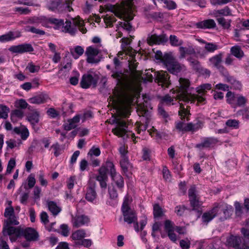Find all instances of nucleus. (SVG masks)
Wrapping results in <instances>:
<instances>
[{
	"instance_id": "58",
	"label": "nucleus",
	"mask_w": 249,
	"mask_h": 249,
	"mask_svg": "<svg viewBox=\"0 0 249 249\" xmlns=\"http://www.w3.org/2000/svg\"><path fill=\"white\" fill-rule=\"evenodd\" d=\"M152 71L150 70H146L145 71L144 74L142 78L146 81L152 82L153 80V76L151 73Z\"/></svg>"
},
{
	"instance_id": "61",
	"label": "nucleus",
	"mask_w": 249,
	"mask_h": 249,
	"mask_svg": "<svg viewBox=\"0 0 249 249\" xmlns=\"http://www.w3.org/2000/svg\"><path fill=\"white\" fill-rule=\"evenodd\" d=\"M108 194L111 199H115L118 196V193L115 188H108Z\"/></svg>"
},
{
	"instance_id": "64",
	"label": "nucleus",
	"mask_w": 249,
	"mask_h": 249,
	"mask_svg": "<svg viewBox=\"0 0 249 249\" xmlns=\"http://www.w3.org/2000/svg\"><path fill=\"white\" fill-rule=\"evenodd\" d=\"M179 244L182 249H189L190 246V242L188 240H181L180 241Z\"/></svg>"
},
{
	"instance_id": "54",
	"label": "nucleus",
	"mask_w": 249,
	"mask_h": 249,
	"mask_svg": "<svg viewBox=\"0 0 249 249\" xmlns=\"http://www.w3.org/2000/svg\"><path fill=\"white\" fill-rule=\"evenodd\" d=\"M15 105L17 107L25 109L27 107L28 104L24 99H21L16 101Z\"/></svg>"
},
{
	"instance_id": "35",
	"label": "nucleus",
	"mask_w": 249,
	"mask_h": 249,
	"mask_svg": "<svg viewBox=\"0 0 249 249\" xmlns=\"http://www.w3.org/2000/svg\"><path fill=\"white\" fill-rule=\"evenodd\" d=\"M111 176L113 180V184L118 187H123L124 185V179L120 174H117L116 173L114 175H111Z\"/></svg>"
},
{
	"instance_id": "21",
	"label": "nucleus",
	"mask_w": 249,
	"mask_h": 249,
	"mask_svg": "<svg viewBox=\"0 0 249 249\" xmlns=\"http://www.w3.org/2000/svg\"><path fill=\"white\" fill-rule=\"evenodd\" d=\"M188 193L191 206L194 209H197L202 204V203L198 200L195 188H191Z\"/></svg>"
},
{
	"instance_id": "9",
	"label": "nucleus",
	"mask_w": 249,
	"mask_h": 249,
	"mask_svg": "<svg viewBox=\"0 0 249 249\" xmlns=\"http://www.w3.org/2000/svg\"><path fill=\"white\" fill-rule=\"evenodd\" d=\"M104 50L101 44L92 45L86 48L85 54L87 55V61L89 63L96 64L100 61V54Z\"/></svg>"
},
{
	"instance_id": "13",
	"label": "nucleus",
	"mask_w": 249,
	"mask_h": 249,
	"mask_svg": "<svg viewBox=\"0 0 249 249\" xmlns=\"http://www.w3.org/2000/svg\"><path fill=\"white\" fill-rule=\"evenodd\" d=\"M97 83V78L90 74H84L82 76L80 84L84 89H88L92 86L95 87Z\"/></svg>"
},
{
	"instance_id": "30",
	"label": "nucleus",
	"mask_w": 249,
	"mask_h": 249,
	"mask_svg": "<svg viewBox=\"0 0 249 249\" xmlns=\"http://www.w3.org/2000/svg\"><path fill=\"white\" fill-rule=\"evenodd\" d=\"M179 52L180 58H184L186 54H192L195 53V51L192 46H189L188 47H180Z\"/></svg>"
},
{
	"instance_id": "15",
	"label": "nucleus",
	"mask_w": 249,
	"mask_h": 249,
	"mask_svg": "<svg viewBox=\"0 0 249 249\" xmlns=\"http://www.w3.org/2000/svg\"><path fill=\"white\" fill-rule=\"evenodd\" d=\"M9 224L7 223V225H5L3 229V233L4 235H8L11 236V240L14 241L16 240V238L20 236L21 232L19 229L15 227L10 226Z\"/></svg>"
},
{
	"instance_id": "32",
	"label": "nucleus",
	"mask_w": 249,
	"mask_h": 249,
	"mask_svg": "<svg viewBox=\"0 0 249 249\" xmlns=\"http://www.w3.org/2000/svg\"><path fill=\"white\" fill-rule=\"evenodd\" d=\"M213 14L215 17H217L220 15L224 16H232L231 10L230 8L226 6L224 7L223 9L214 11L213 12Z\"/></svg>"
},
{
	"instance_id": "48",
	"label": "nucleus",
	"mask_w": 249,
	"mask_h": 249,
	"mask_svg": "<svg viewBox=\"0 0 249 249\" xmlns=\"http://www.w3.org/2000/svg\"><path fill=\"white\" fill-rule=\"evenodd\" d=\"M153 213L155 217H159L162 215L163 212L160 206L156 204L153 206Z\"/></svg>"
},
{
	"instance_id": "23",
	"label": "nucleus",
	"mask_w": 249,
	"mask_h": 249,
	"mask_svg": "<svg viewBox=\"0 0 249 249\" xmlns=\"http://www.w3.org/2000/svg\"><path fill=\"white\" fill-rule=\"evenodd\" d=\"M49 97L47 94L41 93L29 98L28 101L33 104H41L46 103Z\"/></svg>"
},
{
	"instance_id": "5",
	"label": "nucleus",
	"mask_w": 249,
	"mask_h": 249,
	"mask_svg": "<svg viewBox=\"0 0 249 249\" xmlns=\"http://www.w3.org/2000/svg\"><path fill=\"white\" fill-rule=\"evenodd\" d=\"M188 114V111L183 105L180 104V109L178 111V115L181 117V120L176 123V128L179 131H196L202 127V124L200 122L196 124H185L183 120Z\"/></svg>"
},
{
	"instance_id": "50",
	"label": "nucleus",
	"mask_w": 249,
	"mask_h": 249,
	"mask_svg": "<svg viewBox=\"0 0 249 249\" xmlns=\"http://www.w3.org/2000/svg\"><path fill=\"white\" fill-rule=\"evenodd\" d=\"M7 147L10 149H13L15 147H18L21 144V142L19 140L18 142H16L14 140L10 139L6 142Z\"/></svg>"
},
{
	"instance_id": "31",
	"label": "nucleus",
	"mask_w": 249,
	"mask_h": 249,
	"mask_svg": "<svg viewBox=\"0 0 249 249\" xmlns=\"http://www.w3.org/2000/svg\"><path fill=\"white\" fill-rule=\"evenodd\" d=\"M47 204L49 210L54 216L57 215L61 211L60 207L53 201H49Z\"/></svg>"
},
{
	"instance_id": "55",
	"label": "nucleus",
	"mask_w": 249,
	"mask_h": 249,
	"mask_svg": "<svg viewBox=\"0 0 249 249\" xmlns=\"http://www.w3.org/2000/svg\"><path fill=\"white\" fill-rule=\"evenodd\" d=\"M226 124L230 127L237 129L239 126V122L236 120L230 119L226 122Z\"/></svg>"
},
{
	"instance_id": "19",
	"label": "nucleus",
	"mask_w": 249,
	"mask_h": 249,
	"mask_svg": "<svg viewBox=\"0 0 249 249\" xmlns=\"http://www.w3.org/2000/svg\"><path fill=\"white\" fill-rule=\"evenodd\" d=\"M81 116L79 114H77L74 116L72 119H69L65 122L63 127L65 130L70 131L72 129L75 128L80 121Z\"/></svg>"
},
{
	"instance_id": "38",
	"label": "nucleus",
	"mask_w": 249,
	"mask_h": 249,
	"mask_svg": "<svg viewBox=\"0 0 249 249\" xmlns=\"http://www.w3.org/2000/svg\"><path fill=\"white\" fill-rule=\"evenodd\" d=\"M188 60L190 62V65L193 68V69L198 72L202 68V66L200 65L199 62L197 60L194 59L192 58H189Z\"/></svg>"
},
{
	"instance_id": "51",
	"label": "nucleus",
	"mask_w": 249,
	"mask_h": 249,
	"mask_svg": "<svg viewBox=\"0 0 249 249\" xmlns=\"http://www.w3.org/2000/svg\"><path fill=\"white\" fill-rule=\"evenodd\" d=\"M100 154L101 151L99 148L93 146L89 151L88 155V156H89L90 158H93V156L98 157L100 155Z\"/></svg>"
},
{
	"instance_id": "12",
	"label": "nucleus",
	"mask_w": 249,
	"mask_h": 249,
	"mask_svg": "<svg viewBox=\"0 0 249 249\" xmlns=\"http://www.w3.org/2000/svg\"><path fill=\"white\" fill-rule=\"evenodd\" d=\"M155 81L162 87L167 88L170 84L169 75L164 71H159L155 72Z\"/></svg>"
},
{
	"instance_id": "16",
	"label": "nucleus",
	"mask_w": 249,
	"mask_h": 249,
	"mask_svg": "<svg viewBox=\"0 0 249 249\" xmlns=\"http://www.w3.org/2000/svg\"><path fill=\"white\" fill-rule=\"evenodd\" d=\"M168 40V38L165 35L157 36L156 34L149 35L147 38V43L150 45L160 44L166 42Z\"/></svg>"
},
{
	"instance_id": "6",
	"label": "nucleus",
	"mask_w": 249,
	"mask_h": 249,
	"mask_svg": "<svg viewBox=\"0 0 249 249\" xmlns=\"http://www.w3.org/2000/svg\"><path fill=\"white\" fill-rule=\"evenodd\" d=\"M72 25L71 21L66 20L65 25L63 21V24L58 25L55 24L59 27V26H63V31L65 33H68L71 35H74L77 32V27L79 30L83 34L86 33L87 32L86 29L84 27V21L80 19V18L77 17L75 18H72Z\"/></svg>"
},
{
	"instance_id": "44",
	"label": "nucleus",
	"mask_w": 249,
	"mask_h": 249,
	"mask_svg": "<svg viewBox=\"0 0 249 249\" xmlns=\"http://www.w3.org/2000/svg\"><path fill=\"white\" fill-rule=\"evenodd\" d=\"M219 24L225 29H229L231 26V20L227 21L224 18H219L217 19Z\"/></svg>"
},
{
	"instance_id": "57",
	"label": "nucleus",
	"mask_w": 249,
	"mask_h": 249,
	"mask_svg": "<svg viewBox=\"0 0 249 249\" xmlns=\"http://www.w3.org/2000/svg\"><path fill=\"white\" fill-rule=\"evenodd\" d=\"M16 165V160L14 159L11 158L8 161V163L7 167L6 172L7 173H10L12 169L15 167Z\"/></svg>"
},
{
	"instance_id": "56",
	"label": "nucleus",
	"mask_w": 249,
	"mask_h": 249,
	"mask_svg": "<svg viewBox=\"0 0 249 249\" xmlns=\"http://www.w3.org/2000/svg\"><path fill=\"white\" fill-rule=\"evenodd\" d=\"M38 179L42 186H47V181L44 178V174L42 171H40L38 174Z\"/></svg>"
},
{
	"instance_id": "8",
	"label": "nucleus",
	"mask_w": 249,
	"mask_h": 249,
	"mask_svg": "<svg viewBox=\"0 0 249 249\" xmlns=\"http://www.w3.org/2000/svg\"><path fill=\"white\" fill-rule=\"evenodd\" d=\"M130 203V199L127 196H126L124 197L121 208L124 221L129 224L136 222L137 220V216L135 212L129 207Z\"/></svg>"
},
{
	"instance_id": "37",
	"label": "nucleus",
	"mask_w": 249,
	"mask_h": 249,
	"mask_svg": "<svg viewBox=\"0 0 249 249\" xmlns=\"http://www.w3.org/2000/svg\"><path fill=\"white\" fill-rule=\"evenodd\" d=\"M231 54L238 58H242L244 55V53L240 47L238 46H234L231 48Z\"/></svg>"
},
{
	"instance_id": "26",
	"label": "nucleus",
	"mask_w": 249,
	"mask_h": 249,
	"mask_svg": "<svg viewBox=\"0 0 249 249\" xmlns=\"http://www.w3.org/2000/svg\"><path fill=\"white\" fill-rule=\"evenodd\" d=\"M120 163L124 172L126 176H128L127 173H131L132 166L129 162L127 157L126 156L123 157V158H121Z\"/></svg>"
},
{
	"instance_id": "7",
	"label": "nucleus",
	"mask_w": 249,
	"mask_h": 249,
	"mask_svg": "<svg viewBox=\"0 0 249 249\" xmlns=\"http://www.w3.org/2000/svg\"><path fill=\"white\" fill-rule=\"evenodd\" d=\"M72 3L71 0H46V7L53 12L61 13L71 11L72 10L71 7Z\"/></svg>"
},
{
	"instance_id": "3",
	"label": "nucleus",
	"mask_w": 249,
	"mask_h": 249,
	"mask_svg": "<svg viewBox=\"0 0 249 249\" xmlns=\"http://www.w3.org/2000/svg\"><path fill=\"white\" fill-rule=\"evenodd\" d=\"M120 0V5L114 6L111 11L116 16L124 19V21L119 23L118 30L121 28L124 30L130 32L132 30V27L128 21L133 19L134 17L132 10L133 0Z\"/></svg>"
},
{
	"instance_id": "43",
	"label": "nucleus",
	"mask_w": 249,
	"mask_h": 249,
	"mask_svg": "<svg viewBox=\"0 0 249 249\" xmlns=\"http://www.w3.org/2000/svg\"><path fill=\"white\" fill-rule=\"evenodd\" d=\"M247 99L241 95H236V105L238 106H244L247 102Z\"/></svg>"
},
{
	"instance_id": "39",
	"label": "nucleus",
	"mask_w": 249,
	"mask_h": 249,
	"mask_svg": "<svg viewBox=\"0 0 249 249\" xmlns=\"http://www.w3.org/2000/svg\"><path fill=\"white\" fill-rule=\"evenodd\" d=\"M160 1L163 2L165 5V8L168 10H174L177 8L176 2L172 0H160Z\"/></svg>"
},
{
	"instance_id": "36",
	"label": "nucleus",
	"mask_w": 249,
	"mask_h": 249,
	"mask_svg": "<svg viewBox=\"0 0 249 249\" xmlns=\"http://www.w3.org/2000/svg\"><path fill=\"white\" fill-rule=\"evenodd\" d=\"M96 197V193L94 188H88L86 194V198L89 201H93Z\"/></svg>"
},
{
	"instance_id": "22",
	"label": "nucleus",
	"mask_w": 249,
	"mask_h": 249,
	"mask_svg": "<svg viewBox=\"0 0 249 249\" xmlns=\"http://www.w3.org/2000/svg\"><path fill=\"white\" fill-rule=\"evenodd\" d=\"M14 209L12 207H9L8 208H6L4 216L8 218L6 222L9 224H11L12 225H17L18 224V222L16 219V217L14 215Z\"/></svg>"
},
{
	"instance_id": "46",
	"label": "nucleus",
	"mask_w": 249,
	"mask_h": 249,
	"mask_svg": "<svg viewBox=\"0 0 249 249\" xmlns=\"http://www.w3.org/2000/svg\"><path fill=\"white\" fill-rule=\"evenodd\" d=\"M107 171L109 172L110 175L116 173L115 166L112 162L110 160H107L105 166Z\"/></svg>"
},
{
	"instance_id": "53",
	"label": "nucleus",
	"mask_w": 249,
	"mask_h": 249,
	"mask_svg": "<svg viewBox=\"0 0 249 249\" xmlns=\"http://www.w3.org/2000/svg\"><path fill=\"white\" fill-rule=\"evenodd\" d=\"M227 102L231 105L234 104V101H236V96L231 91H228L226 94Z\"/></svg>"
},
{
	"instance_id": "14",
	"label": "nucleus",
	"mask_w": 249,
	"mask_h": 249,
	"mask_svg": "<svg viewBox=\"0 0 249 249\" xmlns=\"http://www.w3.org/2000/svg\"><path fill=\"white\" fill-rule=\"evenodd\" d=\"M9 50L13 53H23L33 52L34 48L31 44L24 43L18 45L12 46L9 48Z\"/></svg>"
},
{
	"instance_id": "18",
	"label": "nucleus",
	"mask_w": 249,
	"mask_h": 249,
	"mask_svg": "<svg viewBox=\"0 0 249 249\" xmlns=\"http://www.w3.org/2000/svg\"><path fill=\"white\" fill-rule=\"evenodd\" d=\"M71 222L73 227L78 228L87 225L89 222V219L85 215H78L73 217Z\"/></svg>"
},
{
	"instance_id": "63",
	"label": "nucleus",
	"mask_w": 249,
	"mask_h": 249,
	"mask_svg": "<svg viewBox=\"0 0 249 249\" xmlns=\"http://www.w3.org/2000/svg\"><path fill=\"white\" fill-rule=\"evenodd\" d=\"M238 113L242 115L244 118L249 119V106L244 109L239 111Z\"/></svg>"
},
{
	"instance_id": "49",
	"label": "nucleus",
	"mask_w": 249,
	"mask_h": 249,
	"mask_svg": "<svg viewBox=\"0 0 249 249\" xmlns=\"http://www.w3.org/2000/svg\"><path fill=\"white\" fill-rule=\"evenodd\" d=\"M51 149L53 150V154L55 157H57L61 153V148L60 145L58 142L53 143L51 147Z\"/></svg>"
},
{
	"instance_id": "33",
	"label": "nucleus",
	"mask_w": 249,
	"mask_h": 249,
	"mask_svg": "<svg viewBox=\"0 0 249 249\" xmlns=\"http://www.w3.org/2000/svg\"><path fill=\"white\" fill-rule=\"evenodd\" d=\"M85 231L83 229L77 230L73 232L71 236V237L74 240H80L83 238L88 236Z\"/></svg>"
},
{
	"instance_id": "60",
	"label": "nucleus",
	"mask_w": 249,
	"mask_h": 249,
	"mask_svg": "<svg viewBox=\"0 0 249 249\" xmlns=\"http://www.w3.org/2000/svg\"><path fill=\"white\" fill-rule=\"evenodd\" d=\"M107 178L102 176L101 175H99L97 176L96 179L100 182V184L101 187H106V180Z\"/></svg>"
},
{
	"instance_id": "2",
	"label": "nucleus",
	"mask_w": 249,
	"mask_h": 249,
	"mask_svg": "<svg viewBox=\"0 0 249 249\" xmlns=\"http://www.w3.org/2000/svg\"><path fill=\"white\" fill-rule=\"evenodd\" d=\"M189 82L188 79L182 78H179V93L178 95V99L180 101L182 100L185 102L193 103L197 100L198 103H202L205 99L204 96L207 92L212 88V85L210 84H203L196 88L197 95H191L187 92V89L189 86Z\"/></svg>"
},
{
	"instance_id": "1",
	"label": "nucleus",
	"mask_w": 249,
	"mask_h": 249,
	"mask_svg": "<svg viewBox=\"0 0 249 249\" xmlns=\"http://www.w3.org/2000/svg\"><path fill=\"white\" fill-rule=\"evenodd\" d=\"M111 77L116 79L117 85L124 92L123 99L120 101V105L116 108L118 116L114 119L116 127L112 129V132L118 137L131 138L135 142L136 137L134 133L127 130L126 123L121 118L126 117L129 114L128 107L132 104L138 88L137 78L134 74L128 76L121 72H113Z\"/></svg>"
},
{
	"instance_id": "45",
	"label": "nucleus",
	"mask_w": 249,
	"mask_h": 249,
	"mask_svg": "<svg viewBox=\"0 0 249 249\" xmlns=\"http://www.w3.org/2000/svg\"><path fill=\"white\" fill-rule=\"evenodd\" d=\"M170 41L171 45L174 46H178L183 44L181 40H179L178 37L174 35H171L170 36Z\"/></svg>"
},
{
	"instance_id": "52",
	"label": "nucleus",
	"mask_w": 249,
	"mask_h": 249,
	"mask_svg": "<svg viewBox=\"0 0 249 249\" xmlns=\"http://www.w3.org/2000/svg\"><path fill=\"white\" fill-rule=\"evenodd\" d=\"M26 70L31 73L36 72L40 70V66L35 65L32 62L29 63L26 67Z\"/></svg>"
},
{
	"instance_id": "40",
	"label": "nucleus",
	"mask_w": 249,
	"mask_h": 249,
	"mask_svg": "<svg viewBox=\"0 0 249 249\" xmlns=\"http://www.w3.org/2000/svg\"><path fill=\"white\" fill-rule=\"evenodd\" d=\"M25 31L39 35H43L45 34V32L43 30H40L33 26H26L25 28Z\"/></svg>"
},
{
	"instance_id": "24",
	"label": "nucleus",
	"mask_w": 249,
	"mask_h": 249,
	"mask_svg": "<svg viewBox=\"0 0 249 249\" xmlns=\"http://www.w3.org/2000/svg\"><path fill=\"white\" fill-rule=\"evenodd\" d=\"M165 230L168 232V235L169 238L173 242L177 240V236L174 231V227L173 223L170 220H166L165 222Z\"/></svg>"
},
{
	"instance_id": "42",
	"label": "nucleus",
	"mask_w": 249,
	"mask_h": 249,
	"mask_svg": "<svg viewBox=\"0 0 249 249\" xmlns=\"http://www.w3.org/2000/svg\"><path fill=\"white\" fill-rule=\"evenodd\" d=\"M205 49L209 53H213L215 51L218 49V45L214 43H206L204 47Z\"/></svg>"
},
{
	"instance_id": "47",
	"label": "nucleus",
	"mask_w": 249,
	"mask_h": 249,
	"mask_svg": "<svg viewBox=\"0 0 249 249\" xmlns=\"http://www.w3.org/2000/svg\"><path fill=\"white\" fill-rule=\"evenodd\" d=\"M104 21L107 26H111L113 23L116 21V18L113 16L106 15L104 18Z\"/></svg>"
},
{
	"instance_id": "59",
	"label": "nucleus",
	"mask_w": 249,
	"mask_h": 249,
	"mask_svg": "<svg viewBox=\"0 0 249 249\" xmlns=\"http://www.w3.org/2000/svg\"><path fill=\"white\" fill-rule=\"evenodd\" d=\"M234 207L235 209V213L236 215L240 216L243 213V208L238 202H235Z\"/></svg>"
},
{
	"instance_id": "27",
	"label": "nucleus",
	"mask_w": 249,
	"mask_h": 249,
	"mask_svg": "<svg viewBox=\"0 0 249 249\" xmlns=\"http://www.w3.org/2000/svg\"><path fill=\"white\" fill-rule=\"evenodd\" d=\"M227 242L229 246L238 249L240 246L241 239L239 236H231L227 239Z\"/></svg>"
},
{
	"instance_id": "25",
	"label": "nucleus",
	"mask_w": 249,
	"mask_h": 249,
	"mask_svg": "<svg viewBox=\"0 0 249 249\" xmlns=\"http://www.w3.org/2000/svg\"><path fill=\"white\" fill-rule=\"evenodd\" d=\"M196 26L197 28L200 29H211L214 28L216 23L213 19H209L197 22Z\"/></svg>"
},
{
	"instance_id": "28",
	"label": "nucleus",
	"mask_w": 249,
	"mask_h": 249,
	"mask_svg": "<svg viewBox=\"0 0 249 249\" xmlns=\"http://www.w3.org/2000/svg\"><path fill=\"white\" fill-rule=\"evenodd\" d=\"M24 234L28 240H35L37 237V233L34 229L31 228L26 229L24 231Z\"/></svg>"
},
{
	"instance_id": "29",
	"label": "nucleus",
	"mask_w": 249,
	"mask_h": 249,
	"mask_svg": "<svg viewBox=\"0 0 249 249\" xmlns=\"http://www.w3.org/2000/svg\"><path fill=\"white\" fill-rule=\"evenodd\" d=\"M39 117V112L35 110L28 115L27 119L32 125H35L38 123Z\"/></svg>"
},
{
	"instance_id": "17",
	"label": "nucleus",
	"mask_w": 249,
	"mask_h": 249,
	"mask_svg": "<svg viewBox=\"0 0 249 249\" xmlns=\"http://www.w3.org/2000/svg\"><path fill=\"white\" fill-rule=\"evenodd\" d=\"M218 142V140L215 138H206L201 143L197 144L196 147L201 150L204 148H212Z\"/></svg>"
},
{
	"instance_id": "41",
	"label": "nucleus",
	"mask_w": 249,
	"mask_h": 249,
	"mask_svg": "<svg viewBox=\"0 0 249 249\" xmlns=\"http://www.w3.org/2000/svg\"><path fill=\"white\" fill-rule=\"evenodd\" d=\"M0 119H6L8 117V114L10 111L9 107L3 105H0Z\"/></svg>"
},
{
	"instance_id": "34",
	"label": "nucleus",
	"mask_w": 249,
	"mask_h": 249,
	"mask_svg": "<svg viewBox=\"0 0 249 249\" xmlns=\"http://www.w3.org/2000/svg\"><path fill=\"white\" fill-rule=\"evenodd\" d=\"M222 54L219 53L209 59V62L213 67L218 68L222 62Z\"/></svg>"
},
{
	"instance_id": "62",
	"label": "nucleus",
	"mask_w": 249,
	"mask_h": 249,
	"mask_svg": "<svg viewBox=\"0 0 249 249\" xmlns=\"http://www.w3.org/2000/svg\"><path fill=\"white\" fill-rule=\"evenodd\" d=\"M163 177L167 181L171 180V174L170 171L166 168H163L162 170Z\"/></svg>"
},
{
	"instance_id": "4",
	"label": "nucleus",
	"mask_w": 249,
	"mask_h": 249,
	"mask_svg": "<svg viewBox=\"0 0 249 249\" xmlns=\"http://www.w3.org/2000/svg\"><path fill=\"white\" fill-rule=\"evenodd\" d=\"M156 57L157 59H160L163 62L167 70L172 74H177L186 70V67L184 65L175 61L169 54L166 53L162 55L161 52L158 51Z\"/></svg>"
},
{
	"instance_id": "20",
	"label": "nucleus",
	"mask_w": 249,
	"mask_h": 249,
	"mask_svg": "<svg viewBox=\"0 0 249 249\" xmlns=\"http://www.w3.org/2000/svg\"><path fill=\"white\" fill-rule=\"evenodd\" d=\"M21 32L19 31H10L4 35L0 36V42H6L20 37Z\"/></svg>"
},
{
	"instance_id": "10",
	"label": "nucleus",
	"mask_w": 249,
	"mask_h": 249,
	"mask_svg": "<svg viewBox=\"0 0 249 249\" xmlns=\"http://www.w3.org/2000/svg\"><path fill=\"white\" fill-rule=\"evenodd\" d=\"M26 23L33 24L35 25H37L40 23L43 26L48 27L49 23L62 25L63 24V19H59L55 18H33L28 19L26 21Z\"/></svg>"
},
{
	"instance_id": "11",
	"label": "nucleus",
	"mask_w": 249,
	"mask_h": 249,
	"mask_svg": "<svg viewBox=\"0 0 249 249\" xmlns=\"http://www.w3.org/2000/svg\"><path fill=\"white\" fill-rule=\"evenodd\" d=\"M222 206L223 208H226L227 210H231L232 207L231 206L227 205V204H223L220 205L219 204H215L214 207L212 210L205 213L202 216V219L204 222H209L212 220L217 214L219 209Z\"/></svg>"
}]
</instances>
